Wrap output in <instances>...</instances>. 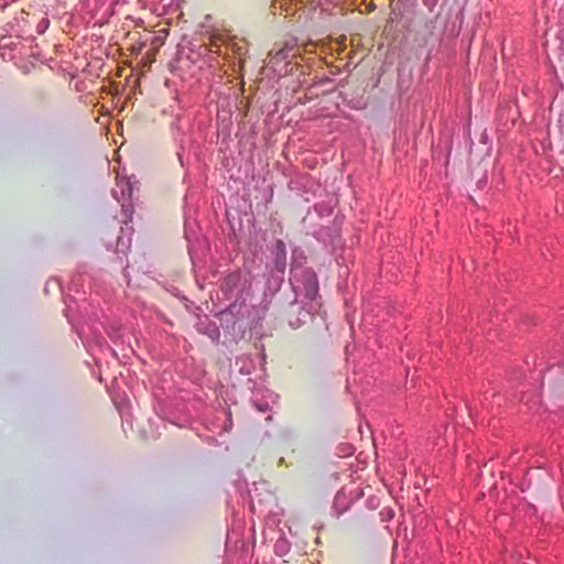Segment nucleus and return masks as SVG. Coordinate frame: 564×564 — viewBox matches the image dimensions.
<instances>
[{"instance_id": "f257e3e1", "label": "nucleus", "mask_w": 564, "mask_h": 564, "mask_svg": "<svg viewBox=\"0 0 564 564\" xmlns=\"http://www.w3.org/2000/svg\"><path fill=\"white\" fill-rule=\"evenodd\" d=\"M278 248L283 253V257H284L285 256L284 243L281 240L278 241Z\"/></svg>"}]
</instances>
